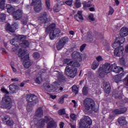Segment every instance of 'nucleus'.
<instances>
[{
  "instance_id": "nucleus-38",
  "label": "nucleus",
  "mask_w": 128,
  "mask_h": 128,
  "mask_svg": "<svg viewBox=\"0 0 128 128\" xmlns=\"http://www.w3.org/2000/svg\"><path fill=\"white\" fill-rule=\"evenodd\" d=\"M24 54H26V51L20 48L18 52V56L19 58H22Z\"/></svg>"
},
{
  "instance_id": "nucleus-25",
  "label": "nucleus",
  "mask_w": 128,
  "mask_h": 128,
  "mask_svg": "<svg viewBox=\"0 0 128 128\" xmlns=\"http://www.w3.org/2000/svg\"><path fill=\"white\" fill-rule=\"evenodd\" d=\"M54 29H56V24H52L46 28V32H50L54 30Z\"/></svg>"
},
{
  "instance_id": "nucleus-12",
  "label": "nucleus",
  "mask_w": 128,
  "mask_h": 128,
  "mask_svg": "<svg viewBox=\"0 0 128 128\" xmlns=\"http://www.w3.org/2000/svg\"><path fill=\"white\" fill-rule=\"evenodd\" d=\"M23 65L25 68H29L32 64V63L30 62V56L28 54H26L24 58H23Z\"/></svg>"
},
{
  "instance_id": "nucleus-41",
  "label": "nucleus",
  "mask_w": 128,
  "mask_h": 128,
  "mask_svg": "<svg viewBox=\"0 0 128 128\" xmlns=\"http://www.w3.org/2000/svg\"><path fill=\"white\" fill-rule=\"evenodd\" d=\"M72 90L73 92L75 93V94H76L78 92V88L76 85H74L72 86Z\"/></svg>"
},
{
  "instance_id": "nucleus-13",
  "label": "nucleus",
  "mask_w": 128,
  "mask_h": 128,
  "mask_svg": "<svg viewBox=\"0 0 128 128\" xmlns=\"http://www.w3.org/2000/svg\"><path fill=\"white\" fill-rule=\"evenodd\" d=\"M126 42V38L122 37L120 38L117 39L114 42V44H112V46L114 48H120V44H122L124 42Z\"/></svg>"
},
{
  "instance_id": "nucleus-61",
  "label": "nucleus",
  "mask_w": 128,
  "mask_h": 128,
  "mask_svg": "<svg viewBox=\"0 0 128 128\" xmlns=\"http://www.w3.org/2000/svg\"><path fill=\"white\" fill-rule=\"evenodd\" d=\"M70 118H72V120H76V114H72L70 116Z\"/></svg>"
},
{
  "instance_id": "nucleus-63",
  "label": "nucleus",
  "mask_w": 128,
  "mask_h": 128,
  "mask_svg": "<svg viewBox=\"0 0 128 128\" xmlns=\"http://www.w3.org/2000/svg\"><path fill=\"white\" fill-rule=\"evenodd\" d=\"M72 102L74 104V108H76L78 106V102L75 100H72Z\"/></svg>"
},
{
  "instance_id": "nucleus-55",
  "label": "nucleus",
  "mask_w": 128,
  "mask_h": 128,
  "mask_svg": "<svg viewBox=\"0 0 128 128\" xmlns=\"http://www.w3.org/2000/svg\"><path fill=\"white\" fill-rule=\"evenodd\" d=\"M65 4H67V6H72V0H68L65 2Z\"/></svg>"
},
{
  "instance_id": "nucleus-30",
  "label": "nucleus",
  "mask_w": 128,
  "mask_h": 128,
  "mask_svg": "<svg viewBox=\"0 0 128 128\" xmlns=\"http://www.w3.org/2000/svg\"><path fill=\"white\" fill-rule=\"evenodd\" d=\"M116 114H118V110L116 109L110 111L109 116L110 118H114Z\"/></svg>"
},
{
  "instance_id": "nucleus-15",
  "label": "nucleus",
  "mask_w": 128,
  "mask_h": 128,
  "mask_svg": "<svg viewBox=\"0 0 128 128\" xmlns=\"http://www.w3.org/2000/svg\"><path fill=\"white\" fill-rule=\"evenodd\" d=\"M24 16V12H22V10L20 9L17 10L12 14L13 18L16 20H20Z\"/></svg>"
},
{
  "instance_id": "nucleus-46",
  "label": "nucleus",
  "mask_w": 128,
  "mask_h": 128,
  "mask_svg": "<svg viewBox=\"0 0 128 128\" xmlns=\"http://www.w3.org/2000/svg\"><path fill=\"white\" fill-rule=\"evenodd\" d=\"M6 16L4 14H0V20H6Z\"/></svg>"
},
{
  "instance_id": "nucleus-29",
  "label": "nucleus",
  "mask_w": 128,
  "mask_h": 128,
  "mask_svg": "<svg viewBox=\"0 0 128 128\" xmlns=\"http://www.w3.org/2000/svg\"><path fill=\"white\" fill-rule=\"evenodd\" d=\"M80 54L78 52H74L72 54V58H74V60H78V58H80Z\"/></svg>"
},
{
  "instance_id": "nucleus-35",
  "label": "nucleus",
  "mask_w": 128,
  "mask_h": 128,
  "mask_svg": "<svg viewBox=\"0 0 128 128\" xmlns=\"http://www.w3.org/2000/svg\"><path fill=\"white\" fill-rule=\"evenodd\" d=\"M86 38L88 42H92L94 38L92 36V33L90 32L88 33Z\"/></svg>"
},
{
  "instance_id": "nucleus-47",
  "label": "nucleus",
  "mask_w": 128,
  "mask_h": 128,
  "mask_svg": "<svg viewBox=\"0 0 128 128\" xmlns=\"http://www.w3.org/2000/svg\"><path fill=\"white\" fill-rule=\"evenodd\" d=\"M22 22H23L24 24H26L28 22V16H24L22 17Z\"/></svg>"
},
{
  "instance_id": "nucleus-17",
  "label": "nucleus",
  "mask_w": 128,
  "mask_h": 128,
  "mask_svg": "<svg viewBox=\"0 0 128 128\" xmlns=\"http://www.w3.org/2000/svg\"><path fill=\"white\" fill-rule=\"evenodd\" d=\"M110 72H114L116 74H118L120 72H122L124 70V68L122 67L116 66V64H110Z\"/></svg>"
},
{
  "instance_id": "nucleus-52",
  "label": "nucleus",
  "mask_w": 128,
  "mask_h": 128,
  "mask_svg": "<svg viewBox=\"0 0 128 128\" xmlns=\"http://www.w3.org/2000/svg\"><path fill=\"white\" fill-rule=\"evenodd\" d=\"M72 66H75L76 68H80V64L78 62H73Z\"/></svg>"
},
{
  "instance_id": "nucleus-50",
  "label": "nucleus",
  "mask_w": 128,
  "mask_h": 128,
  "mask_svg": "<svg viewBox=\"0 0 128 128\" xmlns=\"http://www.w3.org/2000/svg\"><path fill=\"white\" fill-rule=\"evenodd\" d=\"M6 124H8V126H14V121L12 120H9L6 121Z\"/></svg>"
},
{
  "instance_id": "nucleus-31",
  "label": "nucleus",
  "mask_w": 128,
  "mask_h": 128,
  "mask_svg": "<svg viewBox=\"0 0 128 128\" xmlns=\"http://www.w3.org/2000/svg\"><path fill=\"white\" fill-rule=\"evenodd\" d=\"M100 66V62H98L97 61L94 60L92 64V70H96V69L98 68V66Z\"/></svg>"
},
{
  "instance_id": "nucleus-40",
  "label": "nucleus",
  "mask_w": 128,
  "mask_h": 128,
  "mask_svg": "<svg viewBox=\"0 0 128 128\" xmlns=\"http://www.w3.org/2000/svg\"><path fill=\"white\" fill-rule=\"evenodd\" d=\"M35 80L36 84H40V82H42V76L40 75L39 76H37Z\"/></svg>"
},
{
  "instance_id": "nucleus-44",
  "label": "nucleus",
  "mask_w": 128,
  "mask_h": 128,
  "mask_svg": "<svg viewBox=\"0 0 128 128\" xmlns=\"http://www.w3.org/2000/svg\"><path fill=\"white\" fill-rule=\"evenodd\" d=\"M40 54L38 52H35L33 54V58L35 59V60H38V58H40Z\"/></svg>"
},
{
  "instance_id": "nucleus-45",
  "label": "nucleus",
  "mask_w": 128,
  "mask_h": 128,
  "mask_svg": "<svg viewBox=\"0 0 128 128\" xmlns=\"http://www.w3.org/2000/svg\"><path fill=\"white\" fill-rule=\"evenodd\" d=\"M114 12V8H112V7L110 6V10L108 12V16H112V14Z\"/></svg>"
},
{
  "instance_id": "nucleus-27",
  "label": "nucleus",
  "mask_w": 128,
  "mask_h": 128,
  "mask_svg": "<svg viewBox=\"0 0 128 128\" xmlns=\"http://www.w3.org/2000/svg\"><path fill=\"white\" fill-rule=\"evenodd\" d=\"M118 122L120 126H124L126 124V118L124 116L120 117L118 118Z\"/></svg>"
},
{
  "instance_id": "nucleus-43",
  "label": "nucleus",
  "mask_w": 128,
  "mask_h": 128,
  "mask_svg": "<svg viewBox=\"0 0 128 128\" xmlns=\"http://www.w3.org/2000/svg\"><path fill=\"white\" fill-rule=\"evenodd\" d=\"M6 4V0H2L0 2V8L1 10H4V4Z\"/></svg>"
},
{
  "instance_id": "nucleus-39",
  "label": "nucleus",
  "mask_w": 128,
  "mask_h": 128,
  "mask_svg": "<svg viewBox=\"0 0 128 128\" xmlns=\"http://www.w3.org/2000/svg\"><path fill=\"white\" fill-rule=\"evenodd\" d=\"M117 112H118V114H124L125 112H126V108H124L120 109H116Z\"/></svg>"
},
{
  "instance_id": "nucleus-64",
  "label": "nucleus",
  "mask_w": 128,
  "mask_h": 128,
  "mask_svg": "<svg viewBox=\"0 0 128 128\" xmlns=\"http://www.w3.org/2000/svg\"><path fill=\"white\" fill-rule=\"evenodd\" d=\"M64 122H60V128H64Z\"/></svg>"
},
{
  "instance_id": "nucleus-54",
  "label": "nucleus",
  "mask_w": 128,
  "mask_h": 128,
  "mask_svg": "<svg viewBox=\"0 0 128 128\" xmlns=\"http://www.w3.org/2000/svg\"><path fill=\"white\" fill-rule=\"evenodd\" d=\"M56 0L58 2L57 8L60 6H62V5L64 4V2L60 1V0Z\"/></svg>"
},
{
  "instance_id": "nucleus-62",
  "label": "nucleus",
  "mask_w": 128,
  "mask_h": 128,
  "mask_svg": "<svg viewBox=\"0 0 128 128\" xmlns=\"http://www.w3.org/2000/svg\"><path fill=\"white\" fill-rule=\"evenodd\" d=\"M86 48V44H83L80 48V52H82Z\"/></svg>"
},
{
  "instance_id": "nucleus-51",
  "label": "nucleus",
  "mask_w": 128,
  "mask_h": 128,
  "mask_svg": "<svg viewBox=\"0 0 128 128\" xmlns=\"http://www.w3.org/2000/svg\"><path fill=\"white\" fill-rule=\"evenodd\" d=\"M58 114L62 115L66 114V110L64 109L60 110L58 111Z\"/></svg>"
},
{
  "instance_id": "nucleus-18",
  "label": "nucleus",
  "mask_w": 128,
  "mask_h": 128,
  "mask_svg": "<svg viewBox=\"0 0 128 128\" xmlns=\"http://www.w3.org/2000/svg\"><path fill=\"white\" fill-rule=\"evenodd\" d=\"M124 50V46H121L118 47L114 50V56H122Z\"/></svg>"
},
{
  "instance_id": "nucleus-2",
  "label": "nucleus",
  "mask_w": 128,
  "mask_h": 128,
  "mask_svg": "<svg viewBox=\"0 0 128 128\" xmlns=\"http://www.w3.org/2000/svg\"><path fill=\"white\" fill-rule=\"evenodd\" d=\"M26 38L24 36L22 35H19L16 36L14 38L10 40V42L13 46H14L16 48H18V42H20V45L22 48H28V46H30V42L28 41L25 40Z\"/></svg>"
},
{
  "instance_id": "nucleus-60",
  "label": "nucleus",
  "mask_w": 128,
  "mask_h": 128,
  "mask_svg": "<svg viewBox=\"0 0 128 128\" xmlns=\"http://www.w3.org/2000/svg\"><path fill=\"white\" fill-rule=\"evenodd\" d=\"M120 62L121 64H126V62L124 61V58H121L120 60Z\"/></svg>"
},
{
  "instance_id": "nucleus-14",
  "label": "nucleus",
  "mask_w": 128,
  "mask_h": 128,
  "mask_svg": "<svg viewBox=\"0 0 128 128\" xmlns=\"http://www.w3.org/2000/svg\"><path fill=\"white\" fill-rule=\"evenodd\" d=\"M38 20L39 22L46 24L48 22V12H41L38 17Z\"/></svg>"
},
{
  "instance_id": "nucleus-1",
  "label": "nucleus",
  "mask_w": 128,
  "mask_h": 128,
  "mask_svg": "<svg viewBox=\"0 0 128 128\" xmlns=\"http://www.w3.org/2000/svg\"><path fill=\"white\" fill-rule=\"evenodd\" d=\"M84 106L86 110L89 114H92L93 112H98V108L96 106L94 101L90 98H87L84 100Z\"/></svg>"
},
{
  "instance_id": "nucleus-32",
  "label": "nucleus",
  "mask_w": 128,
  "mask_h": 128,
  "mask_svg": "<svg viewBox=\"0 0 128 128\" xmlns=\"http://www.w3.org/2000/svg\"><path fill=\"white\" fill-rule=\"evenodd\" d=\"M70 40V39L68 37H64L62 38L60 40V42L64 45L65 46L66 44H68Z\"/></svg>"
},
{
  "instance_id": "nucleus-7",
  "label": "nucleus",
  "mask_w": 128,
  "mask_h": 128,
  "mask_svg": "<svg viewBox=\"0 0 128 128\" xmlns=\"http://www.w3.org/2000/svg\"><path fill=\"white\" fill-rule=\"evenodd\" d=\"M80 124L81 126L84 128H90V125L92 122L88 116H84L83 119L80 120Z\"/></svg>"
},
{
  "instance_id": "nucleus-19",
  "label": "nucleus",
  "mask_w": 128,
  "mask_h": 128,
  "mask_svg": "<svg viewBox=\"0 0 128 128\" xmlns=\"http://www.w3.org/2000/svg\"><path fill=\"white\" fill-rule=\"evenodd\" d=\"M74 18L78 22H82L84 20V16H82V11L78 10L77 14L74 16Z\"/></svg>"
},
{
  "instance_id": "nucleus-36",
  "label": "nucleus",
  "mask_w": 128,
  "mask_h": 128,
  "mask_svg": "<svg viewBox=\"0 0 128 128\" xmlns=\"http://www.w3.org/2000/svg\"><path fill=\"white\" fill-rule=\"evenodd\" d=\"M64 46V45L60 40L56 44V48L58 50H62Z\"/></svg>"
},
{
  "instance_id": "nucleus-37",
  "label": "nucleus",
  "mask_w": 128,
  "mask_h": 128,
  "mask_svg": "<svg viewBox=\"0 0 128 128\" xmlns=\"http://www.w3.org/2000/svg\"><path fill=\"white\" fill-rule=\"evenodd\" d=\"M74 6L77 8H78L82 6V3H80V0H76L74 2Z\"/></svg>"
},
{
  "instance_id": "nucleus-33",
  "label": "nucleus",
  "mask_w": 128,
  "mask_h": 128,
  "mask_svg": "<svg viewBox=\"0 0 128 128\" xmlns=\"http://www.w3.org/2000/svg\"><path fill=\"white\" fill-rule=\"evenodd\" d=\"M82 4L84 8H90V6H94V5L90 4V1H88V2H84Z\"/></svg>"
},
{
  "instance_id": "nucleus-6",
  "label": "nucleus",
  "mask_w": 128,
  "mask_h": 128,
  "mask_svg": "<svg viewBox=\"0 0 128 128\" xmlns=\"http://www.w3.org/2000/svg\"><path fill=\"white\" fill-rule=\"evenodd\" d=\"M64 74L69 78H74L78 74V68L76 67L70 68L69 66H66L65 68Z\"/></svg>"
},
{
  "instance_id": "nucleus-48",
  "label": "nucleus",
  "mask_w": 128,
  "mask_h": 128,
  "mask_svg": "<svg viewBox=\"0 0 128 128\" xmlns=\"http://www.w3.org/2000/svg\"><path fill=\"white\" fill-rule=\"evenodd\" d=\"M46 6L48 10H50V0H46Z\"/></svg>"
},
{
  "instance_id": "nucleus-49",
  "label": "nucleus",
  "mask_w": 128,
  "mask_h": 128,
  "mask_svg": "<svg viewBox=\"0 0 128 128\" xmlns=\"http://www.w3.org/2000/svg\"><path fill=\"white\" fill-rule=\"evenodd\" d=\"M82 92L83 94L86 96V94H88V87L84 86L82 88Z\"/></svg>"
},
{
  "instance_id": "nucleus-11",
  "label": "nucleus",
  "mask_w": 128,
  "mask_h": 128,
  "mask_svg": "<svg viewBox=\"0 0 128 128\" xmlns=\"http://www.w3.org/2000/svg\"><path fill=\"white\" fill-rule=\"evenodd\" d=\"M26 100L28 104H36L38 102V97L34 94H28L26 96Z\"/></svg>"
},
{
  "instance_id": "nucleus-22",
  "label": "nucleus",
  "mask_w": 128,
  "mask_h": 128,
  "mask_svg": "<svg viewBox=\"0 0 128 128\" xmlns=\"http://www.w3.org/2000/svg\"><path fill=\"white\" fill-rule=\"evenodd\" d=\"M103 86L106 94H110V82H106L104 83Z\"/></svg>"
},
{
  "instance_id": "nucleus-20",
  "label": "nucleus",
  "mask_w": 128,
  "mask_h": 128,
  "mask_svg": "<svg viewBox=\"0 0 128 128\" xmlns=\"http://www.w3.org/2000/svg\"><path fill=\"white\" fill-rule=\"evenodd\" d=\"M18 28V25L15 24V26L12 25V26H10V25L8 24H6V30H9L10 32H14V30H16Z\"/></svg>"
},
{
  "instance_id": "nucleus-10",
  "label": "nucleus",
  "mask_w": 128,
  "mask_h": 128,
  "mask_svg": "<svg viewBox=\"0 0 128 128\" xmlns=\"http://www.w3.org/2000/svg\"><path fill=\"white\" fill-rule=\"evenodd\" d=\"M42 116H44V110L42 108H39L36 110L34 116V124H36V122L38 124V121L36 120H38V118H40Z\"/></svg>"
},
{
  "instance_id": "nucleus-21",
  "label": "nucleus",
  "mask_w": 128,
  "mask_h": 128,
  "mask_svg": "<svg viewBox=\"0 0 128 128\" xmlns=\"http://www.w3.org/2000/svg\"><path fill=\"white\" fill-rule=\"evenodd\" d=\"M120 36H126L128 35V28L123 27L120 30Z\"/></svg>"
},
{
  "instance_id": "nucleus-57",
  "label": "nucleus",
  "mask_w": 128,
  "mask_h": 128,
  "mask_svg": "<svg viewBox=\"0 0 128 128\" xmlns=\"http://www.w3.org/2000/svg\"><path fill=\"white\" fill-rule=\"evenodd\" d=\"M10 120V118L8 116H4V118H2V120L3 122H6V120Z\"/></svg>"
},
{
  "instance_id": "nucleus-59",
  "label": "nucleus",
  "mask_w": 128,
  "mask_h": 128,
  "mask_svg": "<svg viewBox=\"0 0 128 128\" xmlns=\"http://www.w3.org/2000/svg\"><path fill=\"white\" fill-rule=\"evenodd\" d=\"M89 19L94 22V14H91L89 15Z\"/></svg>"
},
{
  "instance_id": "nucleus-3",
  "label": "nucleus",
  "mask_w": 128,
  "mask_h": 128,
  "mask_svg": "<svg viewBox=\"0 0 128 128\" xmlns=\"http://www.w3.org/2000/svg\"><path fill=\"white\" fill-rule=\"evenodd\" d=\"M44 122H46L47 124V128H56L58 126L56 122H54V119L50 118H46V120L40 119L37 123L36 122H35V124L38 128H40L44 126Z\"/></svg>"
},
{
  "instance_id": "nucleus-8",
  "label": "nucleus",
  "mask_w": 128,
  "mask_h": 128,
  "mask_svg": "<svg viewBox=\"0 0 128 128\" xmlns=\"http://www.w3.org/2000/svg\"><path fill=\"white\" fill-rule=\"evenodd\" d=\"M44 88L47 92H56L58 90V84L54 82L52 84L48 83H44L43 85Z\"/></svg>"
},
{
  "instance_id": "nucleus-4",
  "label": "nucleus",
  "mask_w": 128,
  "mask_h": 128,
  "mask_svg": "<svg viewBox=\"0 0 128 128\" xmlns=\"http://www.w3.org/2000/svg\"><path fill=\"white\" fill-rule=\"evenodd\" d=\"M1 90L3 92H4V94H6L5 96L2 99L3 106L4 108H6L7 110H10L12 106V99L10 98V96H8V91L4 88H2Z\"/></svg>"
},
{
  "instance_id": "nucleus-5",
  "label": "nucleus",
  "mask_w": 128,
  "mask_h": 128,
  "mask_svg": "<svg viewBox=\"0 0 128 128\" xmlns=\"http://www.w3.org/2000/svg\"><path fill=\"white\" fill-rule=\"evenodd\" d=\"M110 64L106 63L100 66L98 70L96 72L97 76H99L100 78H104L106 76V74H110Z\"/></svg>"
},
{
  "instance_id": "nucleus-42",
  "label": "nucleus",
  "mask_w": 128,
  "mask_h": 128,
  "mask_svg": "<svg viewBox=\"0 0 128 128\" xmlns=\"http://www.w3.org/2000/svg\"><path fill=\"white\" fill-rule=\"evenodd\" d=\"M86 54H80L78 62H82V60H86Z\"/></svg>"
},
{
  "instance_id": "nucleus-16",
  "label": "nucleus",
  "mask_w": 128,
  "mask_h": 128,
  "mask_svg": "<svg viewBox=\"0 0 128 128\" xmlns=\"http://www.w3.org/2000/svg\"><path fill=\"white\" fill-rule=\"evenodd\" d=\"M60 34V30L58 28L54 29V30L51 31L50 33V40H54L56 38L59 36Z\"/></svg>"
},
{
  "instance_id": "nucleus-28",
  "label": "nucleus",
  "mask_w": 128,
  "mask_h": 128,
  "mask_svg": "<svg viewBox=\"0 0 128 128\" xmlns=\"http://www.w3.org/2000/svg\"><path fill=\"white\" fill-rule=\"evenodd\" d=\"M9 88L12 92H14L18 88V86L16 84H12L9 86Z\"/></svg>"
},
{
  "instance_id": "nucleus-56",
  "label": "nucleus",
  "mask_w": 128,
  "mask_h": 128,
  "mask_svg": "<svg viewBox=\"0 0 128 128\" xmlns=\"http://www.w3.org/2000/svg\"><path fill=\"white\" fill-rule=\"evenodd\" d=\"M26 110H27V111L30 112H32V106H30V105L28 104L27 106Z\"/></svg>"
},
{
  "instance_id": "nucleus-23",
  "label": "nucleus",
  "mask_w": 128,
  "mask_h": 128,
  "mask_svg": "<svg viewBox=\"0 0 128 128\" xmlns=\"http://www.w3.org/2000/svg\"><path fill=\"white\" fill-rule=\"evenodd\" d=\"M55 74H56V76L57 78V80L60 82H63L66 80V77L64 76L62 73L58 72H55Z\"/></svg>"
},
{
  "instance_id": "nucleus-58",
  "label": "nucleus",
  "mask_w": 128,
  "mask_h": 128,
  "mask_svg": "<svg viewBox=\"0 0 128 128\" xmlns=\"http://www.w3.org/2000/svg\"><path fill=\"white\" fill-rule=\"evenodd\" d=\"M102 58L101 56H98L96 58V60L95 61L98 62H102Z\"/></svg>"
},
{
  "instance_id": "nucleus-9",
  "label": "nucleus",
  "mask_w": 128,
  "mask_h": 128,
  "mask_svg": "<svg viewBox=\"0 0 128 128\" xmlns=\"http://www.w3.org/2000/svg\"><path fill=\"white\" fill-rule=\"evenodd\" d=\"M32 2L34 4V12H40L42 8V0H32Z\"/></svg>"
},
{
  "instance_id": "nucleus-26",
  "label": "nucleus",
  "mask_w": 128,
  "mask_h": 128,
  "mask_svg": "<svg viewBox=\"0 0 128 128\" xmlns=\"http://www.w3.org/2000/svg\"><path fill=\"white\" fill-rule=\"evenodd\" d=\"M126 76V73H121L120 74L116 75L114 78L116 82H120L122 80V76Z\"/></svg>"
},
{
  "instance_id": "nucleus-53",
  "label": "nucleus",
  "mask_w": 128,
  "mask_h": 128,
  "mask_svg": "<svg viewBox=\"0 0 128 128\" xmlns=\"http://www.w3.org/2000/svg\"><path fill=\"white\" fill-rule=\"evenodd\" d=\"M114 96H115L116 98H118L120 96V93H118V92H113Z\"/></svg>"
},
{
  "instance_id": "nucleus-34",
  "label": "nucleus",
  "mask_w": 128,
  "mask_h": 128,
  "mask_svg": "<svg viewBox=\"0 0 128 128\" xmlns=\"http://www.w3.org/2000/svg\"><path fill=\"white\" fill-rule=\"evenodd\" d=\"M74 61L72 60L66 58L64 60V64H66L68 66H72Z\"/></svg>"
},
{
  "instance_id": "nucleus-24",
  "label": "nucleus",
  "mask_w": 128,
  "mask_h": 128,
  "mask_svg": "<svg viewBox=\"0 0 128 128\" xmlns=\"http://www.w3.org/2000/svg\"><path fill=\"white\" fill-rule=\"evenodd\" d=\"M6 8L8 14H13L14 12V10H16V8H14V7L12 6L10 4H7L6 6Z\"/></svg>"
}]
</instances>
